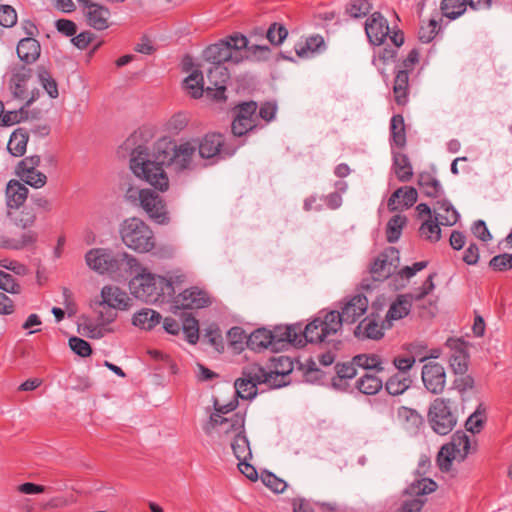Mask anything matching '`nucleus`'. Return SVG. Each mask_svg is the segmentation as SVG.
<instances>
[{
    "mask_svg": "<svg viewBox=\"0 0 512 512\" xmlns=\"http://www.w3.org/2000/svg\"><path fill=\"white\" fill-rule=\"evenodd\" d=\"M37 77L48 95L51 98H57L59 95L58 84L52 77L50 71L44 65H39L37 67Z\"/></svg>",
    "mask_w": 512,
    "mask_h": 512,
    "instance_id": "nucleus-44",
    "label": "nucleus"
},
{
    "mask_svg": "<svg viewBox=\"0 0 512 512\" xmlns=\"http://www.w3.org/2000/svg\"><path fill=\"white\" fill-rule=\"evenodd\" d=\"M203 58L210 65H224V63L228 61L233 63H239L241 61V58L232 56L229 43L227 40L223 39L209 45L203 51Z\"/></svg>",
    "mask_w": 512,
    "mask_h": 512,
    "instance_id": "nucleus-20",
    "label": "nucleus"
},
{
    "mask_svg": "<svg viewBox=\"0 0 512 512\" xmlns=\"http://www.w3.org/2000/svg\"><path fill=\"white\" fill-rule=\"evenodd\" d=\"M325 49V42L322 36L314 35L306 39L305 44L295 47L296 54L303 58L308 57L309 53L321 52Z\"/></svg>",
    "mask_w": 512,
    "mask_h": 512,
    "instance_id": "nucleus-42",
    "label": "nucleus"
},
{
    "mask_svg": "<svg viewBox=\"0 0 512 512\" xmlns=\"http://www.w3.org/2000/svg\"><path fill=\"white\" fill-rule=\"evenodd\" d=\"M409 75L404 70L395 69V78L393 84V94L395 102L398 105H405L408 100Z\"/></svg>",
    "mask_w": 512,
    "mask_h": 512,
    "instance_id": "nucleus-32",
    "label": "nucleus"
},
{
    "mask_svg": "<svg viewBox=\"0 0 512 512\" xmlns=\"http://www.w3.org/2000/svg\"><path fill=\"white\" fill-rule=\"evenodd\" d=\"M183 86L191 97L200 98L205 92L202 72L198 69L194 70L184 79Z\"/></svg>",
    "mask_w": 512,
    "mask_h": 512,
    "instance_id": "nucleus-38",
    "label": "nucleus"
},
{
    "mask_svg": "<svg viewBox=\"0 0 512 512\" xmlns=\"http://www.w3.org/2000/svg\"><path fill=\"white\" fill-rule=\"evenodd\" d=\"M259 376L255 371V364L242 370V376L234 382L237 397L241 399H253L257 395Z\"/></svg>",
    "mask_w": 512,
    "mask_h": 512,
    "instance_id": "nucleus-19",
    "label": "nucleus"
},
{
    "mask_svg": "<svg viewBox=\"0 0 512 512\" xmlns=\"http://www.w3.org/2000/svg\"><path fill=\"white\" fill-rule=\"evenodd\" d=\"M451 447L461 459H464L470 452V440L467 434L463 431H457L449 443H446Z\"/></svg>",
    "mask_w": 512,
    "mask_h": 512,
    "instance_id": "nucleus-47",
    "label": "nucleus"
},
{
    "mask_svg": "<svg viewBox=\"0 0 512 512\" xmlns=\"http://www.w3.org/2000/svg\"><path fill=\"white\" fill-rule=\"evenodd\" d=\"M32 77V69L26 65H15L11 69L9 89L14 98L28 100L31 93L28 91L27 83Z\"/></svg>",
    "mask_w": 512,
    "mask_h": 512,
    "instance_id": "nucleus-17",
    "label": "nucleus"
},
{
    "mask_svg": "<svg viewBox=\"0 0 512 512\" xmlns=\"http://www.w3.org/2000/svg\"><path fill=\"white\" fill-rule=\"evenodd\" d=\"M209 424L212 428L221 426L224 433L244 432L245 417L241 413H235L231 417H223L219 414H211Z\"/></svg>",
    "mask_w": 512,
    "mask_h": 512,
    "instance_id": "nucleus-25",
    "label": "nucleus"
},
{
    "mask_svg": "<svg viewBox=\"0 0 512 512\" xmlns=\"http://www.w3.org/2000/svg\"><path fill=\"white\" fill-rule=\"evenodd\" d=\"M434 211L436 220L443 226H453L459 220V213L447 199L436 202Z\"/></svg>",
    "mask_w": 512,
    "mask_h": 512,
    "instance_id": "nucleus-27",
    "label": "nucleus"
},
{
    "mask_svg": "<svg viewBox=\"0 0 512 512\" xmlns=\"http://www.w3.org/2000/svg\"><path fill=\"white\" fill-rule=\"evenodd\" d=\"M183 333L185 334L186 340L190 344H196L199 340V324L198 320L192 315H188L183 320L182 325Z\"/></svg>",
    "mask_w": 512,
    "mask_h": 512,
    "instance_id": "nucleus-52",
    "label": "nucleus"
},
{
    "mask_svg": "<svg viewBox=\"0 0 512 512\" xmlns=\"http://www.w3.org/2000/svg\"><path fill=\"white\" fill-rule=\"evenodd\" d=\"M490 269L495 272H504L512 269V254L503 253L494 256L488 263Z\"/></svg>",
    "mask_w": 512,
    "mask_h": 512,
    "instance_id": "nucleus-55",
    "label": "nucleus"
},
{
    "mask_svg": "<svg viewBox=\"0 0 512 512\" xmlns=\"http://www.w3.org/2000/svg\"><path fill=\"white\" fill-rule=\"evenodd\" d=\"M206 75L208 81L205 88L206 96L217 102L225 101L226 84L230 78L228 69L224 65H211Z\"/></svg>",
    "mask_w": 512,
    "mask_h": 512,
    "instance_id": "nucleus-10",
    "label": "nucleus"
},
{
    "mask_svg": "<svg viewBox=\"0 0 512 512\" xmlns=\"http://www.w3.org/2000/svg\"><path fill=\"white\" fill-rule=\"evenodd\" d=\"M391 141L398 147L403 148L406 145L405 123L402 115L397 114L390 121Z\"/></svg>",
    "mask_w": 512,
    "mask_h": 512,
    "instance_id": "nucleus-39",
    "label": "nucleus"
},
{
    "mask_svg": "<svg viewBox=\"0 0 512 512\" xmlns=\"http://www.w3.org/2000/svg\"><path fill=\"white\" fill-rule=\"evenodd\" d=\"M372 4L369 0H351L345 6V13L352 18H362L370 13Z\"/></svg>",
    "mask_w": 512,
    "mask_h": 512,
    "instance_id": "nucleus-49",
    "label": "nucleus"
},
{
    "mask_svg": "<svg viewBox=\"0 0 512 512\" xmlns=\"http://www.w3.org/2000/svg\"><path fill=\"white\" fill-rule=\"evenodd\" d=\"M140 207L147 213L150 219L158 224L169 222L166 203L163 198L151 189H142Z\"/></svg>",
    "mask_w": 512,
    "mask_h": 512,
    "instance_id": "nucleus-11",
    "label": "nucleus"
},
{
    "mask_svg": "<svg viewBox=\"0 0 512 512\" xmlns=\"http://www.w3.org/2000/svg\"><path fill=\"white\" fill-rule=\"evenodd\" d=\"M449 365L454 374H465L468 369V355L463 350L455 351L449 358Z\"/></svg>",
    "mask_w": 512,
    "mask_h": 512,
    "instance_id": "nucleus-53",
    "label": "nucleus"
},
{
    "mask_svg": "<svg viewBox=\"0 0 512 512\" xmlns=\"http://www.w3.org/2000/svg\"><path fill=\"white\" fill-rule=\"evenodd\" d=\"M412 384L410 374L397 372L392 375L385 383L386 391L393 396L403 394Z\"/></svg>",
    "mask_w": 512,
    "mask_h": 512,
    "instance_id": "nucleus-34",
    "label": "nucleus"
},
{
    "mask_svg": "<svg viewBox=\"0 0 512 512\" xmlns=\"http://www.w3.org/2000/svg\"><path fill=\"white\" fill-rule=\"evenodd\" d=\"M406 222L407 218L404 215H394L390 218L386 226V239L389 243H395L399 240Z\"/></svg>",
    "mask_w": 512,
    "mask_h": 512,
    "instance_id": "nucleus-45",
    "label": "nucleus"
},
{
    "mask_svg": "<svg viewBox=\"0 0 512 512\" xmlns=\"http://www.w3.org/2000/svg\"><path fill=\"white\" fill-rule=\"evenodd\" d=\"M140 273L129 282L131 293L138 299L148 302H169L166 294L172 292L171 284L166 283V277L153 274L146 268H139Z\"/></svg>",
    "mask_w": 512,
    "mask_h": 512,
    "instance_id": "nucleus-3",
    "label": "nucleus"
},
{
    "mask_svg": "<svg viewBox=\"0 0 512 512\" xmlns=\"http://www.w3.org/2000/svg\"><path fill=\"white\" fill-rule=\"evenodd\" d=\"M393 169L400 182H409L413 177L411 162L404 153H393Z\"/></svg>",
    "mask_w": 512,
    "mask_h": 512,
    "instance_id": "nucleus-33",
    "label": "nucleus"
},
{
    "mask_svg": "<svg viewBox=\"0 0 512 512\" xmlns=\"http://www.w3.org/2000/svg\"><path fill=\"white\" fill-rule=\"evenodd\" d=\"M422 381L424 387L432 394L443 392L446 384V372L444 367L436 362H428L422 367Z\"/></svg>",
    "mask_w": 512,
    "mask_h": 512,
    "instance_id": "nucleus-15",
    "label": "nucleus"
},
{
    "mask_svg": "<svg viewBox=\"0 0 512 512\" xmlns=\"http://www.w3.org/2000/svg\"><path fill=\"white\" fill-rule=\"evenodd\" d=\"M257 110L258 104L253 100L239 102L231 109L233 136L242 137L262 127L258 123Z\"/></svg>",
    "mask_w": 512,
    "mask_h": 512,
    "instance_id": "nucleus-7",
    "label": "nucleus"
},
{
    "mask_svg": "<svg viewBox=\"0 0 512 512\" xmlns=\"http://www.w3.org/2000/svg\"><path fill=\"white\" fill-rule=\"evenodd\" d=\"M229 344L235 349L242 351L248 338L243 328L235 326L227 332Z\"/></svg>",
    "mask_w": 512,
    "mask_h": 512,
    "instance_id": "nucleus-54",
    "label": "nucleus"
},
{
    "mask_svg": "<svg viewBox=\"0 0 512 512\" xmlns=\"http://www.w3.org/2000/svg\"><path fill=\"white\" fill-rule=\"evenodd\" d=\"M382 380L376 375L366 373L356 381V388L366 395H374L382 388Z\"/></svg>",
    "mask_w": 512,
    "mask_h": 512,
    "instance_id": "nucleus-41",
    "label": "nucleus"
},
{
    "mask_svg": "<svg viewBox=\"0 0 512 512\" xmlns=\"http://www.w3.org/2000/svg\"><path fill=\"white\" fill-rule=\"evenodd\" d=\"M22 179L26 184L34 188H41L47 183L46 175L40 171L23 173Z\"/></svg>",
    "mask_w": 512,
    "mask_h": 512,
    "instance_id": "nucleus-64",
    "label": "nucleus"
},
{
    "mask_svg": "<svg viewBox=\"0 0 512 512\" xmlns=\"http://www.w3.org/2000/svg\"><path fill=\"white\" fill-rule=\"evenodd\" d=\"M273 341L277 342L279 340V347L277 351H280L287 347L288 345H293L294 347L301 348L300 339V323L289 325V326H277L272 331Z\"/></svg>",
    "mask_w": 512,
    "mask_h": 512,
    "instance_id": "nucleus-22",
    "label": "nucleus"
},
{
    "mask_svg": "<svg viewBox=\"0 0 512 512\" xmlns=\"http://www.w3.org/2000/svg\"><path fill=\"white\" fill-rule=\"evenodd\" d=\"M399 251L395 247H388L373 261L370 273L375 281H383L393 275L397 269L395 261L399 260Z\"/></svg>",
    "mask_w": 512,
    "mask_h": 512,
    "instance_id": "nucleus-12",
    "label": "nucleus"
},
{
    "mask_svg": "<svg viewBox=\"0 0 512 512\" xmlns=\"http://www.w3.org/2000/svg\"><path fill=\"white\" fill-rule=\"evenodd\" d=\"M162 316L155 310L144 308L133 316V325L144 329L152 330L160 323Z\"/></svg>",
    "mask_w": 512,
    "mask_h": 512,
    "instance_id": "nucleus-35",
    "label": "nucleus"
},
{
    "mask_svg": "<svg viewBox=\"0 0 512 512\" xmlns=\"http://www.w3.org/2000/svg\"><path fill=\"white\" fill-rule=\"evenodd\" d=\"M69 346L75 354L81 357H88L92 354L91 345L82 338L76 336L71 337L69 339Z\"/></svg>",
    "mask_w": 512,
    "mask_h": 512,
    "instance_id": "nucleus-60",
    "label": "nucleus"
},
{
    "mask_svg": "<svg viewBox=\"0 0 512 512\" xmlns=\"http://www.w3.org/2000/svg\"><path fill=\"white\" fill-rule=\"evenodd\" d=\"M122 242L137 253H148L156 246L154 232L142 219L130 217L119 227Z\"/></svg>",
    "mask_w": 512,
    "mask_h": 512,
    "instance_id": "nucleus-4",
    "label": "nucleus"
},
{
    "mask_svg": "<svg viewBox=\"0 0 512 512\" xmlns=\"http://www.w3.org/2000/svg\"><path fill=\"white\" fill-rule=\"evenodd\" d=\"M437 484L430 478H421L413 481L406 489L405 494L415 497L410 500L403 501L401 512H420L426 502L423 497L434 492Z\"/></svg>",
    "mask_w": 512,
    "mask_h": 512,
    "instance_id": "nucleus-9",
    "label": "nucleus"
},
{
    "mask_svg": "<svg viewBox=\"0 0 512 512\" xmlns=\"http://www.w3.org/2000/svg\"><path fill=\"white\" fill-rule=\"evenodd\" d=\"M225 40H227V42L229 43L230 50L232 51V56L238 57L240 50L246 49L248 51V48L250 47L248 45V39L242 34H233Z\"/></svg>",
    "mask_w": 512,
    "mask_h": 512,
    "instance_id": "nucleus-63",
    "label": "nucleus"
},
{
    "mask_svg": "<svg viewBox=\"0 0 512 512\" xmlns=\"http://www.w3.org/2000/svg\"><path fill=\"white\" fill-rule=\"evenodd\" d=\"M28 139V131L25 128H18L11 134L7 149L12 155L20 157L26 151Z\"/></svg>",
    "mask_w": 512,
    "mask_h": 512,
    "instance_id": "nucleus-37",
    "label": "nucleus"
},
{
    "mask_svg": "<svg viewBox=\"0 0 512 512\" xmlns=\"http://www.w3.org/2000/svg\"><path fill=\"white\" fill-rule=\"evenodd\" d=\"M383 328L375 319L369 317L363 319L354 329V335L357 338H367L379 340L383 337Z\"/></svg>",
    "mask_w": 512,
    "mask_h": 512,
    "instance_id": "nucleus-29",
    "label": "nucleus"
},
{
    "mask_svg": "<svg viewBox=\"0 0 512 512\" xmlns=\"http://www.w3.org/2000/svg\"><path fill=\"white\" fill-rule=\"evenodd\" d=\"M40 93L38 90H32L31 96L28 98L24 106L19 110L3 112L1 117V123L3 126H10L28 119L27 108L38 99Z\"/></svg>",
    "mask_w": 512,
    "mask_h": 512,
    "instance_id": "nucleus-28",
    "label": "nucleus"
},
{
    "mask_svg": "<svg viewBox=\"0 0 512 512\" xmlns=\"http://www.w3.org/2000/svg\"><path fill=\"white\" fill-rule=\"evenodd\" d=\"M287 29L280 23H273L267 30L266 37L272 45H280L287 37Z\"/></svg>",
    "mask_w": 512,
    "mask_h": 512,
    "instance_id": "nucleus-56",
    "label": "nucleus"
},
{
    "mask_svg": "<svg viewBox=\"0 0 512 512\" xmlns=\"http://www.w3.org/2000/svg\"><path fill=\"white\" fill-rule=\"evenodd\" d=\"M427 417L431 428L439 435L449 434L457 423L450 400L442 397L435 398L430 403Z\"/></svg>",
    "mask_w": 512,
    "mask_h": 512,
    "instance_id": "nucleus-8",
    "label": "nucleus"
},
{
    "mask_svg": "<svg viewBox=\"0 0 512 512\" xmlns=\"http://www.w3.org/2000/svg\"><path fill=\"white\" fill-rule=\"evenodd\" d=\"M85 11L89 26L96 30H105L109 27L110 11L107 7L91 0H76Z\"/></svg>",
    "mask_w": 512,
    "mask_h": 512,
    "instance_id": "nucleus-18",
    "label": "nucleus"
},
{
    "mask_svg": "<svg viewBox=\"0 0 512 512\" xmlns=\"http://www.w3.org/2000/svg\"><path fill=\"white\" fill-rule=\"evenodd\" d=\"M417 184L427 197L438 198L443 194L439 180L430 172L419 173Z\"/></svg>",
    "mask_w": 512,
    "mask_h": 512,
    "instance_id": "nucleus-31",
    "label": "nucleus"
},
{
    "mask_svg": "<svg viewBox=\"0 0 512 512\" xmlns=\"http://www.w3.org/2000/svg\"><path fill=\"white\" fill-rule=\"evenodd\" d=\"M28 188L18 180H10L6 187L8 209H19L28 197Z\"/></svg>",
    "mask_w": 512,
    "mask_h": 512,
    "instance_id": "nucleus-26",
    "label": "nucleus"
},
{
    "mask_svg": "<svg viewBox=\"0 0 512 512\" xmlns=\"http://www.w3.org/2000/svg\"><path fill=\"white\" fill-rule=\"evenodd\" d=\"M16 52L19 59L27 66L39 59L41 46L35 38L25 37L18 42Z\"/></svg>",
    "mask_w": 512,
    "mask_h": 512,
    "instance_id": "nucleus-24",
    "label": "nucleus"
},
{
    "mask_svg": "<svg viewBox=\"0 0 512 512\" xmlns=\"http://www.w3.org/2000/svg\"><path fill=\"white\" fill-rule=\"evenodd\" d=\"M365 33L370 44L380 46L390 33L387 19L380 13H372L365 22Z\"/></svg>",
    "mask_w": 512,
    "mask_h": 512,
    "instance_id": "nucleus-16",
    "label": "nucleus"
},
{
    "mask_svg": "<svg viewBox=\"0 0 512 512\" xmlns=\"http://www.w3.org/2000/svg\"><path fill=\"white\" fill-rule=\"evenodd\" d=\"M440 225L441 224L436 220V218L434 220L427 219L421 224L419 228V235L432 243L438 242L441 238Z\"/></svg>",
    "mask_w": 512,
    "mask_h": 512,
    "instance_id": "nucleus-46",
    "label": "nucleus"
},
{
    "mask_svg": "<svg viewBox=\"0 0 512 512\" xmlns=\"http://www.w3.org/2000/svg\"><path fill=\"white\" fill-rule=\"evenodd\" d=\"M195 152L196 145L192 141L177 145L164 138L154 144L152 151L142 145L133 149L130 168L136 177L145 180L154 189L165 192L169 189V177L164 167L184 171L191 166Z\"/></svg>",
    "mask_w": 512,
    "mask_h": 512,
    "instance_id": "nucleus-1",
    "label": "nucleus"
},
{
    "mask_svg": "<svg viewBox=\"0 0 512 512\" xmlns=\"http://www.w3.org/2000/svg\"><path fill=\"white\" fill-rule=\"evenodd\" d=\"M0 289L11 294H19L21 286L16 282L15 278L2 270H0Z\"/></svg>",
    "mask_w": 512,
    "mask_h": 512,
    "instance_id": "nucleus-61",
    "label": "nucleus"
},
{
    "mask_svg": "<svg viewBox=\"0 0 512 512\" xmlns=\"http://www.w3.org/2000/svg\"><path fill=\"white\" fill-rule=\"evenodd\" d=\"M412 307L411 296L407 294L398 295L396 300L392 302L386 314V321L399 320L406 317Z\"/></svg>",
    "mask_w": 512,
    "mask_h": 512,
    "instance_id": "nucleus-30",
    "label": "nucleus"
},
{
    "mask_svg": "<svg viewBox=\"0 0 512 512\" xmlns=\"http://www.w3.org/2000/svg\"><path fill=\"white\" fill-rule=\"evenodd\" d=\"M255 371H257V375L259 376V383L266 384L270 388H279L285 385L283 379L291 371V368L285 371H269L267 372L260 365L255 364Z\"/></svg>",
    "mask_w": 512,
    "mask_h": 512,
    "instance_id": "nucleus-36",
    "label": "nucleus"
},
{
    "mask_svg": "<svg viewBox=\"0 0 512 512\" xmlns=\"http://www.w3.org/2000/svg\"><path fill=\"white\" fill-rule=\"evenodd\" d=\"M440 30V26L435 19H431L425 26H421L418 32L419 40L422 43L431 42Z\"/></svg>",
    "mask_w": 512,
    "mask_h": 512,
    "instance_id": "nucleus-59",
    "label": "nucleus"
},
{
    "mask_svg": "<svg viewBox=\"0 0 512 512\" xmlns=\"http://www.w3.org/2000/svg\"><path fill=\"white\" fill-rule=\"evenodd\" d=\"M101 308L126 310L129 308L130 298L127 293L116 286H104L101 290Z\"/></svg>",
    "mask_w": 512,
    "mask_h": 512,
    "instance_id": "nucleus-21",
    "label": "nucleus"
},
{
    "mask_svg": "<svg viewBox=\"0 0 512 512\" xmlns=\"http://www.w3.org/2000/svg\"><path fill=\"white\" fill-rule=\"evenodd\" d=\"M272 331L266 328H258L253 331L246 340V346L256 352H260L264 349H270L273 352H277V342L273 341Z\"/></svg>",
    "mask_w": 512,
    "mask_h": 512,
    "instance_id": "nucleus-23",
    "label": "nucleus"
},
{
    "mask_svg": "<svg viewBox=\"0 0 512 512\" xmlns=\"http://www.w3.org/2000/svg\"><path fill=\"white\" fill-rule=\"evenodd\" d=\"M15 224L23 229L34 225L36 221V213L34 207L24 206L19 214L14 218Z\"/></svg>",
    "mask_w": 512,
    "mask_h": 512,
    "instance_id": "nucleus-57",
    "label": "nucleus"
},
{
    "mask_svg": "<svg viewBox=\"0 0 512 512\" xmlns=\"http://www.w3.org/2000/svg\"><path fill=\"white\" fill-rule=\"evenodd\" d=\"M172 302L174 308L185 310L205 308L212 303L208 294L197 287L185 289L183 292L179 293Z\"/></svg>",
    "mask_w": 512,
    "mask_h": 512,
    "instance_id": "nucleus-14",
    "label": "nucleus"
},
{
    "mask_svg": "<svg viewBox=\"0 0 512 512\" xmlns=\"http://www.w3.org/2000/svg\"><path fill=\"white\" fill-rule=\"evenodd\" d=\"M356 364L352 360V362L348 363H338L335 366L336 376L332 379V384L334 387H341L343 382L347 379H352L356 375Z\"/></svg>",
    "mask_w": 512,
    "mask_h": 512,
    "instance_id": "nucleus-48",
    "label": "nucleus"
},
{
    "mask_svg": "<svg viewBox=\"0 0 512 512\" xmlns=\"http://www.w3.org/2000/svg\"><path fill=\"white\" fill-rule=\"evenodd\" d=\"M353 361L356 366L365 370H376L378 372L383 370L382 360L376 354H359L353 357Z\"/></svg>",
    "mask_w": 512,
    "mask_h": 512,
    "instance_id": "nucleus-50",
    "label": "nucleus"
},
{
    "mask_svg": "<svg viewBox=\"0 0 512 512\" xmlns=\"http://www.w3.org/2000/svg\"><path fill=\"white\" fill-rule=\"evenodd\" d=\"M340 330V320L338 319V310L327 312L324 317H316L305 328L300 323L301 348L306 343H321L331 335Z\"/></svg>",
    "mask_w": 512,
    "mask_h": 512,
    "instance_id": "nucleus-5",
    "label": "nucleus"
},
{
    "mask_svg": "<svg viewBox=\"0 0 512 512\" xmlns=\"http://www.w3.org/2000/svg\"><path fill=\"white\" fill-rule=\"evenodd\" d=\"M467 9V0H442L440 10L444 17L455 20Z\"/></svg>",
    "mask_w": 512,
    "mask_h": 512,
    "instance_id": "nucleus-40",
    "label": "nucleus"
},
{
    "mask_svg": "<svg viewBox=\"0 0 512 512\" xmlns=\"http://www.w3.org/2000/svg\"><path fill=\"white\" fill-rule=\"evenodd\" d=\"M192 142L196 145L200 157L212 160L211 164L233 156L240 146V144L226 142L224 135L216 132L207 133L201 139L192 140Z\"/></svg>",
    "mask_w": 512,
    "mask_h": 512,
    "instance_id": "nucleus-6",
    "label": "nucleus"
},
{
    "mask_svg": "<svg viewBox=\"0 0 512 512\" xmlns=\"http://www.w3.org/2000/svg\"><path fill=\"white\" fill-rule=\"evenodd\" d=\"M231 448L233 450L235 457L239 461L249 460L252 458V452L250 449L249 441L244 432L237 433L235 435L233 442L231 443Z\"/></svg>",
    "mask_w": 512,
    "mask_h": 512,
    "instance_id": "nucleus-43",
    "label": "nucleus"
},
{
    "mask_svg": "<svg viewBox=\"0 0 512 512\" xmlns=\"http://www.w3.org/2000/svg\"><path fill=\"white\" fill-rule=\"evenodd\" d=\"M369 301L364 294H356L345 298L340 303L341 312L338 311L340 328L343 323H355L368 309Z\"/></svg>",
    "mask_w": 512,
    "mask_h": 512,
    "instance_id": "nucleus-13",
    "label": "nucleus"
},
{
    "mask_svg": "<svg viewBox=\"0 0 512 512\" xmlns=\"http://www.w3.org/2000/svg\"><path fill=\"white\" fill-rule=\"evenodd\" d=\"M261 479L263 484L275 493H282L287 487L286 482L278 478L272 472L265 471L262 474Z\"/></svg>",
    "mask_w": 512,
    "mask_h": 512,
    "instance_id": "nucleus-58",
    "label": "nucleus"
},
{
    "mask_svg": "<svg viewBox=\"0 0 512 512\" xmlns=\"http://www.w3.org/2000/svg\"><path fill=\"white\" fill-rule=\"evenodd\" d=\"M456 455V452L451 447H449L447 444H444L440 448L436 458L439 469L442 472H449L452 467V462L456 458Z\"/></svg>",
    "mask_w": 512,
    "mask_h": 512,
    "instance_id": "nucleus-51",
    "label": "nucleus"
},
{
    "mask_svg": "<svg viewBox=\"0 0 512 512\" xmlns=\"http://www.w3.org/2000/svg\"><path fill=\"white\" fill-rule=\"evenodd\" d=\"M17 23V13L10 5H0V25L6 28Z\"/></svg>",
    "mask_w": 512,
    "mask_h": 512,
    "instance_id": "nucleus-62",
    "label": "nucleus"
},
{
    "mask_svg": "<svg viewBox=\"0 0 512 512\" xmlns=\"http://www.w3.org/2000/svg\"><path fill=\"white\" fill-rule=\"evenodd\" d=\"M87 265L99 274H108L114 278H126L140 268L138 260L126 253H114L110 249L93 248L85 255Z\"/></svg>",
    "mask_w": 512,
    "mask_h": 512,
    "instance_id": "nucleus-2",
    "label": "nucleus"
}]
</instances>
